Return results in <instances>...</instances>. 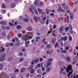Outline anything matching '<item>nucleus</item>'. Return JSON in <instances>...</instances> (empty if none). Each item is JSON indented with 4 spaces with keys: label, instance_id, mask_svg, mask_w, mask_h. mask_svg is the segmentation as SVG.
Instances as JSON below:
<instances>
[{
    "label": "nucleus",
    "instance_id": "obj_57",
    "mask_svg": "<svg viewBox=\"0 0 78 78\" xmlns=\"http://www.w3.org/2000/svg\"><path fill=\"white\" fill-rule=\"evenodd\" d=\"M61 5H62V7H63L64 6H66V3L62 4Z\"/></svg>",
    "mask_w": 78,
    "mask_h": 78
},
{
    "label": "nucleus",
    "instance_id": "obj_26",
    "mask_svg": "<svg viewBox=\"0 0 78 78\" xmlns=\"http://www.w3.org/2000/svg\"><path fill=\"white\" fill-rule=\"evenodd\" d=\"M2 8H5L6 7V6L5 5V4H3L2 5Z\"/></svg>",
    "mask_w": 78,
    "mask_h": 78
},
{
    "label": "nucleus",
    "instance_id": "obj_30",
    "mask_svg": "<svg viewBox=\"0 0 78 78\" xmlns=\"http://www.w3.org/2000/svg\"><path fill=\"white\" fill-rule=\"evenodd\" d=\"M3 65H2V64H0V69L1 70H2L3 69Z\"/></svg>",
    "mask_w": 78,
    "mask_h": 78
},
{
    "label": "nucleus",
    "instance_id": "obj_59",
    "mask_svg": "<svg viewBox=\"0 0 78 78\" xmlns=\"http://www.w3.org/2000/svg\"><path fill=\"white\" fill-rule=\"evenodd\" d=\"M20 18L21 19V20H23V17L21 16H20Z\"/></svg>",
    "mask_w": 78,
    "mask_h": 78
},
{
    "label": "nucleus",
    "instance_id": "obj_10",
    "mask_svg": "<svg viewBox=\"0 0 78 78\" xmlns=\"http://www.w3.org/2000/svg\"><path fill=\"white\" fill-rule=\"evenodd\" d=\"M34 4L35 6H38V5H39V1H36L34 2Z\"/></svg>",
    "mask_w": 78,
    "mask_h": 78
},
{
    "label": "nucleus",
    "instance_id": "obj_37",
    "mask_svg": "<svg viewBox=\"0 0 78 78\" xmlns=\"http://www.w3.org/2000/svg\"><path fill=\"white\" fill-rule=\"evenodd\" d=\"M41 72V69H38L37 71L38 73H40Z\"/></svg>",
    "mask_w": 78,
    "mask_h": 78
},
{
    "label": "nucleus",
    "instance_id": "obj_41",
    "mask_svg": "<svg viewBox=\"0 0 78 78\" xmlns=\"http://www.w3.org/2000/svg\"><path fill=\"white\" fill-rule=\"evenodd\" d=\"M29 43H30V41H26L25 42L26 45H28L29 44Z\"/></svg>",
    "mask_w": 78,
    "mask_h": 78
},
{
    "label": "nucleus",
    "instance_id": "obj_8",
    "mask_svg": "<svg viewBox=\"0 0 78 78\" xmlns=\"http://www.w3.org/2000/svg\"><path fill=\"white\" fill-rule=\"evenodd\" d=\"M20 41H18L15 44L16 46H19V45H20Z\"/></svg>",
    "mask_w": 78,
    "mask_h": 78
},
{
    "label": "nucleus",
    "instance_id": "obj_58",
    "mask_svg": "<svg viewBox=\"0 0 78 78\" xmlns=\"http://www.w3.org/2000/svg\"><path fill=\"white\" fill-rule=\"evenodd\" d=\"M66 18L68 20H69V15H67L66 16Z\"/></svg>",
    "mask_w": 78,
    "mask_h": 78
},
{
    "label": "nucleus",
    "instance_id": "obj_35",
    "mask_svg": "<svg viewBox=\"0 0 78 78\" xmlns=\"http://www.w3.org/2000/svg\"><path fill=\"white\" fill-rule=\"evenodd\" d=\"M24 20L25 21V22H28V21H29V20H28V19L27 18L24 19Z\"/></svg>",
    "mask_w": 78,
    "mask_h": 78
},
{
    "label": "nucleus",
    "instance_id": "obj_15",
    "mask_svg": "<svg viewBox=\"0 0 78 78\" xmlns=\"http://www.w3.org/2000/svg\"><path fill=\"white\" fill-rule=\"evenodd\" d=\"M58 45L59 44L58 43V41H57L55 44V48H56V47H58Z\"/></svg>",
    "mask_w": 78,
    "mask_h": 78
},
{
    "label": "nucleus",
    "instance_id": "obj_18",
    "mask_svg": "<svg viewBox=\"0 0 78 78\" xmlns=\"http://www.w3.org/2000/svg\"><path fill=\"white\" fill-rule=\"evenodd\" d=\"M4 76V75H3V74H0V78H6V77H3Z\"/></svg>",
    "mask_w": 78,
    "mask_h": 78
},
{
    "label": "nucleus",
    "instance_id": "obj_2",
    "mask_svg": "<svg viewBox=\"0 0 78 78\" xmlns=\"http://www.w3.org/2000/svg\"><path fill=\"white\" fill-rule=\"evenodd\" d=\"M29 35H31V36L27 35L25 34L23 35V40H25V41H26L27 40H28V39H29V37H31V36H33V34L32 33H31L30 34V32L29 33Z\"/></svg>",
    "mask_w": 78,
    "mask_h": 78
},
{
    "label": "nucleus",
    "instance_id": "obj_14",
    "mask_svg": "<svg viewBox=\"0 0 78 78\" xmlns=\"http://www.w3.org/2000/svg\"><path fill=\"white\" fill-rule=\"evenodd\" d=\"M62 9V7H61V6H60L59 7V9H57V11L58 12H59L61 11V10Z\"/></svg>",
    "mask_w": 78,
    "mask_h": 78
},
{
    "label": "nucleus",
    "instance_id": "obj_13",
    "mask_svg": "<svg viewBox=\"0 0 78 78\" xmlns=\"http://www.w3.org/2000/svg\"><path fill=\"white\" fill-rule=\"evenodd\" d=\"M2 36H5L6 35V32H2Z\"/></svg>",
    "mask_w": 78,
    "mask_h": 78
},
{
    "label": "nucleus",
    "instance_id": "obj_47",
    "mask_svg": "<svg viewBox=\"0 0 78 78\" xmlns=\"http://www.w3.org/2000/svg\"><path fill=\"white\" fill-rule=\"evenodd\" d=\"M65 30H66V31H68V30H69V27H67L65 28Z\"/></svg>",
    "mask_w": 78,
    "mask_h": 78
},
{
    "label": "nucleus",
    "instance_id": "obj_29",
    "mask_svg": "<svg viewBox=\"0 0 78 78\" xmlns=\"http://www.w3.org/2000/svg\"><path fill=\"white\" fill-rule=\"evenodd\" d=\"M17 35L18 37H22V34H19Z\"/></svg>",
    "mask_w": 78,
    "mask_h": 78
},
{
    "label": "nucleus",
    "instance_id": "obj_53",
    "mask_svg": "<svg viewBox=\"0 0 78 78\" xmlns=\"http://www.w3.org/2000/svg\"><path fill=\"white\" fill-rule=\"evenodd\" d=\"M2 14H4V13H5V10H2Z\"/></svg>",
    "mask_w": 78,
    "mask_h": 78
},
{
    "label": "nucleus",
    "instance_id": "obj_25",
    "mask_svg": "<svg viewBox=\"0 0 78 78\" xmlns=\"http://www.w3.org/2000/svg\"><path fill=\"white\" fill-rule=\"evenodd\" d=\"M51 69V67H49L46 70V72H48L50 70V69Z\"/></svg>",
    "mask_w": 78,
    "mask_h": 78
},
{
    "label": "nucleus",
    "instance_id": "obj_52",
    "mask_svg": "<svg viewBox=\"0 0 78 78\" xmlns=\"http://www.w3.org/2000/svg\"><path fill=\"white\" fill-rule=\"evenodd\" d=\"M1 23L2 24V25H4L5 24V22L4 21H2L1 22Z\"/></svg>",
    "mask_w": 78,
    "mask_h": 78
},
{
    "label": "nucleus",
    "instance_id": "obj_4",
    "mask_svg": "<svg viewBox=\"0 0 78 78\" xmlns=\"http://www.w3.org/2000/svg\"><path fill=\"white\" fill-rule=\"evenodd\" d=\"M66 59L68 62L71 61V58L69 56H67L66 58Z\"/></svg>",
    "mask_w": 78,
    "mask_h": 78
},
{
    "label": "nucleus",
    "instance_id": "obj_16",
    "mask_svg": "<svg viewBox=\"0 0 78 78\" xmlns=\"http://www.w3.org/2000/svg\"><path fill=\"white\" fill-rule=\"evenodd\" d=\"M51 62H47V66H48V67L50 66V65H51Z\"/></svg>",
    "mask_w": 78,
    "mask_h": 78
},
{
    "label": "nucleus",
    "instance_id": "obj_7",
    "mask_svg": "<svg viewBox=\"0 0 78 78\" xmlns=\"http://www.w3.org/2000/svg\"><path fill=\"white\" fill-rule=\"evenodd\" d=\"M61 39L62 41H66L67 40V36H65L64 37H62Z\"/></svg>",
    "mask_w": 78,
    "mask_h": 78
},
{
    "label": "nucleus",
    "instance_id": "obj_62",
    "mask_svg": "<svg viewBox=\"0 0 78 78\" xmlns=\"http://www.w3.org/2000/svg\"><path fill=\"white\" fill-rule=\"evenodd\" d=\"M74 17H72V16H70V19L72 20H73V18Z\"/></svg>",
    "mask_w": 78,
    "mask_h": 78
},
{
    "label": "nucleus",
    "instance_id": "obj_49",
    "mask_svg": "<svg viewBox=\"0 0 78 78\" xmlns=\"http://www.w3.org/2000/svg\"><path fill=\"white\" fill-rule=\"evenodd\" d=\"M65 49L66 50H69V47L67 46L66 47Z\"/></svg>",
    "mask_w": 78,
    "mask_h": 78
},
{
    "label": "nucleus",
    "instance_id": "obj_61",
    "mask_svg": "<svg viewBox=\"0 0 78 78\" xmlns=\"http://www.w3.org/2000/svg\"><path fill=\"white\" fill-rule=\"evenodd\" d=\"M40 61L41 62H42V61H43V59L42 58H40Z\"/></svg>",
    "mask_w": 78,
    "mask_h": 78
},
{
    "label": "nucleus",
    "instance_id": "obj_54",
    "mask_svg": "<svg viewBox=\"0 0 78 78\" xmlns=\"http://www.w3.org/2000/svg\"><path fill=\"white\" fill-rule=\"evenodd\" d=\"M11 78H16V77L14 75H12L11 76Z\"/></svg>",
    "mask_w": 78,
    "mask_h": 78
},
{
    "label": "nucleus",
    "instance_id": "obj_21",
    "mask_svg": "<svg viewBox=\"0 0 78 78\" xmlns=\"http://www.w3.org/2000/svg\"><path fill=\"white\" fill-rule=\"evenodd\" d=\"M51 47V45L50 44H48L47 45L46 47V48L48 49H49V48H50Z\"/></svg>",
    "mask_w": 78,
    "mask_h": 78
},
{
    "label": "nucleus",
    "instance_id": "obj_55",
    "mask_svg": "<svg viewBox=\"0 0 78 78\" xmlns=\"http://www.w3.org/2000/svg\"><path fill=\"white\" fill-rule=\"evenodd\" d=\"M60 12H62L63 13H64V12H65V11H64V10L63 9H62L60 10Z\"/></svg>",
    "mask_w": 78,
    "mask_h": 78
},
{
    "label": "nucleus",
    "instance_id": "obj_11",
    "mask_svg": "<svg viewBox=\"0 0 78 78\" xmlns=\"http://www.w3.org/2000/svg\"><path fill=\"white\" fill-rule=\"evenodd\" d=\"M64 30V26H61L60 27V31H63Z\"/></svg>",
    "mask_w": 78,
    "mask_h": 78
},
{
    "label": "nucleus",
    "instance_id": "obj_60",
    "mask_svg": "<svg viewBox=\"0 0 78 78\" xmlns=\"http://www.w3.org/2000/svg\"><path fill=\"white\" fill-rule=\"evenodd\" d=\"M50 9H46V11H50Z\"/></svg>",
    "mask_w": 78,
    "mask_h": 78
},
{
    "label": "nucleus",
    "instance_id": "obj_9",
    "mask_svg": "<svg viewBox=\"0 0 78 78\" xmlns=\"http://www.w3.org/2000/svg\"><path fill=\"white\" fill-rule=\"evenodd\" d=\"M56 38H52V42L53 44H55V42H56Z\"/></svg>",
    "mask_w": 78,
    "mask_h": 78
},
{
    "label": "nucleus",
    "instance_id": "obj_1",
    "mask_svg": "<svg viewBox=\"0 0 78 78\" xmlns=\"http://www.w3.org/2000/svg\"><path fill=\"white\" fill-rule=\"evenodd\" d=\"M72 66L71 65H69L68 66H67V69H66V71H67V73H69L67 76H68L69 78H73V76L72 75H71V76L70 77V74H72L73 72V70H72Z\"/></svg>",
    "mask_w": 78,
    "mask_h": 78
},
{
    "label": "nucleus",
    "instance_id": "obj_28",
    "mask_svg": "<svg viewBox=\"0 0 78 78\" xmlns=\"http://www.w3.org/2000/svg\"><path fill=\"white\" fill-rule=\"evenodd\" d=\"M64 8L65 10V11H67L68 10V9H69V8H68V7L67 6H66L65 8V7H64Z\"/></svg>",
    "mask_w": 78,
    "mask_h": 78
},
{
    "label": "nucleus",
    "instance_id": "obj_38",
    "mask_svg": "<svg viewBox=\"0 0 78 78\" xmlns=\"http://www.w3.org/2000/svg\"><path fill=\"white\" fill-rule=\"evenodd\" d=\"M48 21H49V19H47L46 22V25H48Z\"/></svg>",
    "mask_w": 78,
    "mask_h": 78
},
{
    "label": "nucleus",
    "instance_id": "obj_19",
    "mask_svg": "<svg viewBox=\"0 0 78 78\" xmlns=\"http://www.w3.org/2000/svg\"><path fill=\"white\" fill-rule=\"evenodd\" d=\"M34 19L36 22L38 20V18L37 17L35 16L34 17Z\"/></svg>",
    "mask_w": 78,
    "mask_h": 78
},
{
    "label": "nucleus",
    "instance_id": "obj_50",
    "mask_svg": "<svg viewBox=\"0 0 78 78\" xmlns=\"http://www.w3.org/2000/svg\"><path fill=\"white\" fill-rule=\"evenodd\" d=\"M19 72V70L18 69H17L15 71V72L16 73V72Z\"/></svg>",
    "mask_w": 78,
    "mask_h": 78
},
{
    "label": "nucleus",
    "instance_id": "obj_31",
    "mask_svg": "<svg viewBox=\"0 0 78 78\" xmlns=\"http://www.w3.org/2000/svg\"><path fill=\"white\" fill-rule=\"evenodd\" d=\"M53 61V58H52L48 59V61L51 62V61Z\"/></svg>",
    "mask_w": 78,
    "mask_h": 78
},
{
    "label": "nucleus",
    "instance_id": "obj_51",
    "mask_svg": "<svg viewBox=\"0 0 78 78\" xmlns=\"http://www.w3.org/2000/svg\"><path fill=\"white\" fill-rule=\"evenodd\" d=\"M36 76H37V77H38V78H40V77H41V75L39 74Z\"/></svg>",
    "mask_w": 78,
    "mask_h": 78
},
{
    "label": "nucleus",
    "instance_id": "obj_56",
    "mask_svg": "<svg viewBox=\"0 0 78 78\" xmlns=\"http://www.w3.org/2000/svg\"><path fill=\"white\" fill-rule=\"evenodd\" d=\"M35 12L36 14L37 15L38 14V12L36 10L35 11Z\"/></svg>",
    "mask_w": 78,
    "mask_h": 78
},
{
    "label": "nucleus",
    "instance_id": "obj_24",
    "mask_svg": "<svg viewBox=\"0 0 78 78\" xmlns=\"http://www.w3.org/2000/svg\"><path fill=\"white\" fill-rule=\"evenodd\" d=\"M69 41H72V38L71 36H69Z\"/></svg>",
    "mask_w": 78,
    "mask_h": 78
},
{
    "label": "nucleus",
    "instance_id": "obj_64",
    "mask_svg": "<svg viewBox=\"0 0 78 78\" xmlns=\"http://www.w3.org/2000/svg\"><path fill=\"white\" fill-rule=\"evenodd\" d=\"M70 30H72V29H73L72 26H70Z\"/></svg>",
    "mask_w": 78,
    "mask_h": 78
},
{
    "label": "nucleus",
    "instance_id": "obj_39",
    "mask_svg": "<svg viewBox=\"0 0 78 78\" xmlns=\"http://www.w3.org/2000/svg\"><path fill=\"white\" fill-rule=\"evenodd\" d=\"M13 58L12 57H10V58H9V59H8V60L9 61H12V60Z\"/></svg>",
    "mask_w": 78,
    "mask_h": 78
},
{
    "label": "nucleus",
    "instance_id": "obj_23",
    "mask_svg": "<svg viewBox=\"0 0 78 78\" xmlns=\"http://www.w3.org/2000/svg\"><path fill=\"white\" fill-rule=\"evenodd\" d=\"M32 27H30L28 28L27 30L28 31H31V30H32Z\"/></svg>",
    "mask_w": 78,
    "mask_h": 78
},
{
    "label": "nucleus",
    "instance_id": "obj_46",
    "mask_svg": "<svg viewBox=\"0 0 78 78\" xmlns=\"http://www.w3.org/2000/svg\"><path fill=\"white\" fill-rule=\"evenodd\" d=\"M38 12H42L43 11V10L41 9H38Z\"/></svg>",
    "mask_w": 78,
    "mask_h": 78
},
{
    "label": "nucleus",
    "instance_id": "obj_43",
    "mask_svg": "<svg viewBox=\"0 0 78 78\" xmlns=\"http://www.w3.org/2000/svg\"><path fill=\"white\" fill-rule=\"evenodd\" d=\"M53 51V49H51L50 51V55H51V53Z\"/></svg>",
    "mask_w": 78,
    "mask_h": 78
},
{
    "label": "nucleus",
    "instance_id": "obj_17",
    "mask_svg": "<svg viewBox=\"0 0 78 78\" xmlns=\"http://www.w3.org/2000/svg\"><path fill=\"white\" fill-rule=\"evenodd\" d=\"M11 6L12 8H14L16 6V4H12L11 5Z\"/></svg>",
    "mask_w": 78,
    "mask_h": 78
},
{
    "label": "nucleus",
    "instance_id": "obj_44",
    "mask_svg": "<svg viewBox=\"0 0 78 78\" xmlns=\"http://www.w3.org/2000/svg\"><path fill=\"white\" fill-rule=\"evenodd\" d=\"M2 29H3V30H5V29H6V27L4 26H2Z\"/></svg>",
    "mask_w": 78,
    "mask_h": 78
},
{
    "label": "nucleus",
    "instance_id": "obj_5",
    "mask_svg": "<svg viewBox=\"0 0 78 78\" xmlns=\"http://www.w3.org/2000/svg\"><path fill=\"white\" fill-rule=\"evenodd\" d=\"M44 2H40L38 3V6L39 7H41V6H44Z\"/></svg>",
    "mask_w": 78,
    "mask_h": 78
},
{
    "label": "nucleus",
    "instance_id": "obj_42",
    "mask_svg": "<svg viewBox=\"0 0 78 78\" xmlns=\"http://www.w3.org/2000/svg\"><path fill=\"white\" fill-rule=\"evenodd\" d=\"M14 45V43H11L10 44V46H11V47H12Z\"/></svg>",
    "mask_w": 78,
    "mask_h": 78
},
{
    "label": "nucleus",
    "instance_id": "obj_63",
    "mask_svg": "<svg viewBox=\"0 0 78 78\" xmlns=\"http://www.w3.org/2000/svg\"><path fill=\"white\" fill-rule=\"evenodd\" d=\"M12 42H14V43L15 42H16V41L15 40V39H13L12 40Z\"/></svg>",
    "mask_w": 78,
    "mask_h": 78
},
{
    "label": "nucleus",
    "instance_id": "obj_40",
    "mask_svg": "<svg viewBox=\"0 0 78 78\" xmlns=\"http://www.w3.org/2000/svg\"><path fill=\"white\" fill-rule=\"evenodd\" d=\"M39 62V59H35V63H36V62Z\"/></svg>",
    "mask_w": 78,
    "mask_h": 78
},
{
    "label": "nucleus",
    "instance_id": "obj_22",
    "mask_svg": "<svg viewBox=\"0 0 78 78\" xmlns=\"http://www.w3.org/2000/svg\"><path fill=\"white\" fill-rule=\"evenodd\" d=\"M61 71L60 72V74H62V72H63V70H64V69H63V68H62V67H61Z\"/></svg>",
    "mask_w": 78,
    "mask_h": 78
},
{
    "label": "nucleus",
    "instance_id": "obj_6",
    "mask_svg": "<svg viewBox=\"0 0 78 78\" xmlns=\"http://www.w3.org/2000/svg\"><path fill=\"white\" fill-rule=\"evenodd\" d=\"M5 56V54H3L2 55L1 57V61H3L4 60V58Z\"/></svg>",
    "mask_w": 78,
    "mask_h": 78
},
{
    "label": "nucleus",
    "instance_id": "obj_32",
    "mask_svg": "<svg viewBox=\"0 0 78 78\" xmlns=\"http://www.w3.org/2000/svg\"><path fill=\"white\" fill-rule=\"evenodd\" d=\"M34 69H31V70H30V73H32V74L34 73Z\"/></svg>",
    "mask_w": 78,
    "mask_h": 78
},
{
    "label": "nucleus",
    "instance_id": "obj_45",
    "mask_svg": "<svg viewBox=\"0 0 78 78\" xmlns=\"http://www.w3.org/2000/svg\"><path fill=\"white\" fill-rule=\"evenodd\" d=\"M61 19H62V20H63V18H59L58 19V21L59 22H60V21H61Z\"/></svg>",
    "mask_w": 78,
    "mask_h": 78
},
{
    "label": "nucleus",
    "instance_id": "obj_12",
    "mask_svg": "<svg viewBox=\"0 0 78 78\" xmlns=\"http://www.w3.org/2000/svg\"><path fill=\"white\" fill-rule=\"evenodd\" d=\"M25 70V68H22L20 69L21 72H23Z\"/></svg>",
    "mask_w": 78,
    "mask_h": 78
},
{
    "label": "nucleus",
    "instance_id": "obj_48",
    "mask_svg": "<svg viewBox=\"0 0 78 78\" xmlns=\"http://www.w3.org/2000/svg\"><path fill=\"white\" fill-rule=\"evenodd\" d=\"M17 28L18 29H20V28H21V26L20 25L17 26Z\"/></svg>",
    "mask_w": 78,
    "mask_h": 78
},
{
    "label": "nucleus",
    "instance_id": "obj_34",
    "mask_svg": "<svg viewBox=\"0 0 78 78\" xmlns=\"http://www.w3.org/2000/svg\"><path fill=\"white\" fill-rule=\"evenodd\" d=\"M70 17H74V14L73 13H70Z\"/></svg>",
    "mask_w": 78,
    "mask_h": 78
},
{
    "label": "nucleus",
    "instance_id": "obj_20",
    "mask_svg": "<svg viewBox=\"0 0 78 78\" xmlns=\"http://www.w3.org/2000/svg\"><path fill=\"white\" fill-rule=\"evenodd\" d=\"M5 51V49L2 48L0 49V53H2Z\"/></svg>",
    "mask_w": 78,
    "mask_h": 78
},
{
    "label": "nucleus",
    "instance_id": "obj_36",
    "mask_svg": "<svg viewBox=\"0 0 78 78\" xmlns=\"http://www.w3.org/2000/svg\"><path fill=\"white\" fill-rule=\"evenodd\" d=\"M23 58H22L21 59H20V60H19V62H22V61H23Z\"/></svg>",
    "mask_w": 78,
    "mask_h": 78
},
{
    "label": "nucleus",
    "instance_id": "obj_33",
    "mask_svg": "<svg viewBox=\"0 0 78 78\" xmlns=\"http://www.w3.org/2000/svg\"><path fill=\"white\" fill-rule=\"evenodd\" d=\"M28 69L29 70H31L33 69V67L32 66H30L29 68H28Z\"/></svg>",
    "mask_w": 78,
    "mask_h": 78
},
{
    "label": "nucleus",
    "instance_id": "obj_27",
    "mask_svg": "<svg viewBox=\"0 0 78 78\" xmlns=\"http://www.w3.org/2000/svg\"><path fill=\"white\" fill-rule=\"evenodd\" d=\"M5 46L6 47H9L10 46V44H9V43H7L5 44Z\"/></svg>",
    "mask_w": 78,
    "mask_h": 78
},
{
    "label": "nucleus",
    "instance_id": "obj_3",
    "mask_svg": "<svg viewBox=\"0 0 78 78\" xmlns=\"http://www.w3.org/2000/svg\"><path fill=\"white\" fill-rule=\"evenodd\" d=\"M36 10V7L33 6H31L30 8L29 9V11H30L32 13H33V14H34V12L33 11H35Z\"/></svg>",
    "mask_w": 78,
    "mask_h": 78
}]
</instances>
